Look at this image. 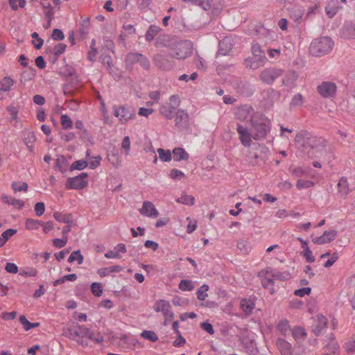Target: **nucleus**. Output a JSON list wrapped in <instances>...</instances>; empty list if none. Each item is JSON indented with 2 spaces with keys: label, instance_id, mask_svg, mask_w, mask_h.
<instances>
[{
  "label": "nucleus",
  "instance_id": "f257e3e1",
  "mask_svg": "<svg viewBox=\"0 0 355 355\" xmlns=\"http://www.w3.org/2000/svg\"><path fill=\"white\" fill-rule=\"evenodd\" d=\"M252 137L254 140L265 139L270 130V121L263 115L254 116L251 119Z\"/></svg>",
  "mask_w": 355,
  "mask_h": 355
},
{
  "label": "nucleus",
  "instance_id": "f03ea898",
  "mask_svg": "<svg viewBox=\"0 0 355 355\" xmlns=\"http://www.w3.org/2000/svg\"><path fill=\"white\" fill-rule=\"evenodd\" d=\"M334 42L330 37H322L314 40L309 47L310 53L314 56H322L330 52Z\"/></svg>",
  "mask_w": 355,
  "mask_h": 355
},
{
  "label": "nucleus",
  "instance_id": "7ed1b4c3",
  "mask_svg": "<svg viewBox=\"0 0 355 355\" xmlns=\"http://www.w3.org/2000/svg\"><path fill=\"white\" fill-rule=\"evenodd\" d=\"M153 310L157 313H162L164 318V321L163 322L164 326L168 325L174 318L175 315L168 301L165 300H157L153 305Z\"/></svg>",
  "mask_w": 355,
  "mask_h": 355
},
{
  "label": "nucleus",
  "instance_id": "20e7f679",
  "mask_svg": "<svg viewBox=\"0 0 355 355\" xmlns=\"http://www.w3.org/2000/svg\"><path fill=\"white\" fill-rule=\"evenodd\" d=\"M180 100L178 95H172L168 101L160 107V114L167 119H171L175 116V112L180 106Z\"/></svg>",
  "mask_w": 355,
  "mask_h": 355
},
{
  "label": "nucleus",
  "instance_id": "39448f33",
  "mask_svg": "<svg viewBox=\"0 0 355 355\" xmlns=\"http://www.w3.org/2000/svg\"><path fill=\"white\" fill-rule=\"evenodd\" d=\"M88 185V175L87 173H82L79 175L69 178L65 183L67 189L81 190Z\"/></svg>",
  "mask_w": 355,
  "mask_h": 355
},
{
  "label": "nucleus",
  "instance_id": "423d86ee",
  "mask_svg": "<svg viewBox=\"0 0 355 355\" xmlns=\"http://www.w3.org/2000/svg\"><path fill=\"white\" fill-rule=\"evenodd\" d=\"M192 53V44L189 41H180L177 43L174 48V53L171 56L176 59H185Z\"/></svg>",
  "mask_w": 355,
  "mask_h": 355
},
{
  "label": "nucleus",
  "instance_id": "0eeeda50",
  "mask_svg": "<svg viewBox=\"0 0 355 355\" xmlns=\"http://www.w3.org/2000/svg\"><path fill=\"white\" fill-rule=\"evenodd\" d=\"M259 277H261L263 287L266 289H268L271 295L275 294L276 291L274 286L275 279L272 272V270L266 269L261 270L259 272Z\"/></svg>",
  "mask_w": 355,
  "mask_h": 355
},
{
  "label": "nucleus",
  "instance_id": "6e6552de",
  "mask_svg": "<svg viewBox=\"0 0 355 355\" xmlns=\"http://www.w3.org/2000/svg\"><path fill=\"white\" fill-rule=\"evenodd\" d=\"M114 114L119 121L124 124L128 123L135 116V111L125 106H114Z\"/></svg>",
  "mask_w": 355,
  "mask_h": 355
},
{
  "label": "nucleus",
  "instance_id": "1a4fd4ad",
  "mask_svg": "<svg viewBox=\"0 0 355 355\" xmlns=\"http://www.w3.org/2000/svg\"><path fill=\"white\" fill-rule=\"evenodd\" d=\"M153 62L156 67L164 71H169L174 66V62L172 60L161 53H157L153 57Z\"/></svg>",
  "mask_w": 355,
  "mask_h": 355
},
{
  "label": "nucleus",
  "instance_id": "9d476101",
  "mask_svg": "<svg viewBox=\"0 0 355 355\" xmlns=\"http://www.w3.org/2000/svg\"><path fill=\"white\" fill-rule=\"evenodd\" d=\"M236 131L242 145L245 147L250 146L252 144V139H253L252 132H250L247 127H245L241 124L237 125Z\"/></svg>",
  "mask_w": 355,
  "mask_h": 355
},
{
  "label": "nucleus",
  "instance_id": "9b49d317",
  "mask_svg": "<svg viewBox=\"0 0 355 355\" xmlns=\"http://www.w3.org/2000/svg\"><path fill=\"white\" fill-rule=\"evenodd\" d=\"M282 74V71L279 69H266L261 71L260 78L267 84L272 83L275 79Z\"/></svg>",
  "mask_w": 355,
  "mask_h": 355
},
{
  "label": "nucleus",
  "instance_id": "f8f14e48",
  "mask_svg": "<svg viewBox=\"0 0 355 355\" xmlns=\"http://www.w3.org/2000/svg\"><path fill=\"white\" fill-rule=\"evenodd\" d=\"M139 211L141 215L152 218H157L159 214L155 205L150 201H144Z\"/></svg>",
  "mask_w": 355,
  "mask_h": 355
},
{
  "label": "nucleus",
  "instance_id": "ddd939ff",
  "mask_svg": "<svg viewBox=\"0 0 355 355\" xmlns=\"http://www.w3.org/2000/svg\"><path fill=\"white\" fill-rule=\"evenodd\" d=\"M318 92L324 98L331 97L336 92V85L331 82H324L318 85Z\"/></svg>",
  "mask_w": 355,
  "mask_h": 355
},
{
  "label": "nucleus",
  "instance_id": "4468645a",
  "mask_svg": "<svg viewBox=\"0 0 355 355\" xmlns=\"http://www.w3.org/2000/svg\"><path fill=\"white\" fill-rule=\"evenodd\" d=\"M327 319L321 314L316 315L313 324V331L315 335H320L327 328Z\"/></svg>",
  "mask_w": 355,
  "mask_h": 355
},
{
  "label": "nucleus",
  "instance_id": "2eb2a0df",
  "mask_svg": "<svg viewBox=\"0 0 355 355\" xmlns=\"http://www.w3.org/2000/svg\"><path fill=\"white\" fill-rule=\"evenodd\" d=\"M276 345L282 355H293V349L290 343L283 338L276 341Z\"/></svg>",
  "mask_w": 355,
  "mask_h": 355
},
{
  "label": "nucleus",
  "instance_id": "dca6fc26",
  "mask_svg": "<svg viewBox=\"0 0 355 355\" xmlns=\"http://www.w3.org/2000/svg\"><path fill=\"white\" fill-rule=\"evenodd\" d=\"M253 110L251 107L248 105H244L239 107L236 112V116L241 121H248L252 119Z\"/></svg>",
  "mask_w": 355,
  "mask_h": 355
},
{
  "label": "nucleus",
  "instance_id": "f3484780",
  "mask_svg": "<svg viewBox=\"0 0 355 355\" xmlns=\"http://www.w3.org/2000/svg\"><path fill=\"white\" fill-rule=\"evenodd\" d=\"M233 46V40L231 37H227L219 42V53L221 55L227 54Z\"/></svg>",
  "mask_w": 355,
  "mask_h": 355
},
{
  "label": "nucleus",
  "instance_id": "a211bd4d",
  "mask_svg": "<svg viewBox=\"0 0 355 355\" xmlns=\"http://www.w3.org/2000/svg\"><path fill=\"white\" fill-rule=\"evenodd\" d=\"M252 56L257 58L259 64H264L266 60L264 51L259 44H253L252 46Z\"/></svg>",
  "mask_w": 355,
  "mask_h": 355
},
{
  "label": "nucleus",
  "instance_id": "6ab92c4d",
  "mask_svg": "<svg viewBox=\"0 0 355 355\" xmlns=\"http://www.w3.org/2000/svg\"><path fill=\"white\" fill-rule=\"evenodd\" d=\"M1 198L3 202L12 205L18 209H21L24 205V202H23V200L19 199H15L13 197L6 194H3Z\"/></svg>",
  "mask_w": 355,
  "mask_h": 355
},
{
  "label": "nucleus",
  "instance_id": "aec40b11",
  "mask_svg": "<svg viewBox=\"0 0 355 355\" xmlns=\"http://www.w3.org/2000/svg\"><path fill=\"white\" fill-rule=\"evenodd\" d=\"M287 10L289 17L296 22L299 21L304 15V10L300 6L288 8Z\"/></svg>",
  "mask_w": 355,
  "mask_h": 355
},
{
  "label": "nucleus",
  "instance_id": "412c9836",
  "mask_svg": "<svg viewBox=\"0 0 355 355\" xmlns=\"http://www.w3.org/2000/svg\"><path fill=\"white\" fill-rule=\"evenodd\" d=\"M172 155L173 159L176 162H180L182 160L187 161L189 157L188 153L182 148H174Z\"/></svg>",
  "mask_w": 355,
  "mask_h": 355
},
{
  "label": "nucleus",
  "instance_id": "4be33fe9",
  "mask_svg": "<svg viewBox=\"0 0 355 355\" xmlns=\"http://www.w3.org/2000/svg\"><path fill=\"white\" fill-rule=\"evenodd\" d=\"M53 217L59 223L66 224H72L73 223V217L71 214L55 211L53 214Z\"/></svg>",
  "mask_w": 355,
  "mask_h": 355
},
{
  "label": "nucleus",
  "instance_id": "5701e85b",
  "mask_svg": "<svg viewBox=\"0 0 355 355\" xmlns=\"http://www.w3.org/2000/svg\"><path fill=\"white\" fill-rule=\"evenodd\" d=\"M338 191L342 196H347L349 194V189L347 179L345 177H342L338 184Z\"/></svg>",
  "mask_w": 355,
  "mask_h": 355
},
{
  "label": "nucleus",
  "instance_id": "b1692460",
  "mask_svg": "<svg viewBox=\"0 0 355 355\" xmlns=\"http://www.w3.org/2000/svg\"><path fill=\"white\" fill-rule=\"evenodd\" d=\"M342 37L345 39L355 38V25L346 24L342 28Z\"/></svg>",
  "mask_w": 355,
  "mask_h": 355
},
{
  "label": "nucleus",
  "instance_id": "393cba45",
  "mask_svg": "<svg viewBox=\"0 0 355 355\" xmlns=\"http://www.w3.org/2000/svg\"><path fill=\"white\" fill-rule=\"evenodd\" d=\"M15 81L10 76H5L0 80V92H8L14 85Z\"/></svg>",
  "mask_w": 355,
  "mask_h": 355
},
{
  "label": "nucleus",
  "instance_id": "a878e982",
  "mask_svg": "<svg viewBox=\"0 0 355 355\" xmlns=\"http://www.w3.org/2000/svg\"><path fill=\"white\" fill-rule=\"evenodd\" d=\"M175 201L184 205L192 206L195 204V198L193 196L182 192L180 197L178 198Z\"/></svg>",
  "mask_w": 355,
  "mask_h": 355
},
{
  "label": "nucleus",
  "instance_id": "bb28decb",
  "mask_svg": "<svg viewBox=\"0 0 355 355\" xmlns=\"http://www.w3.org/2000/svg\"><path fill=\"white\" fill-rule=\"evenodd\" d=\"M125 245H117L115 246L114 250L107 252L105 254V257L107 259L119 258L121 253H125Z\"/></svg>",
  "mask_w": 355,
  "mask_h": 355
},
{
  "label": "nucleus",
  "instance_id": "cd10ccee",
  "mask_svg": "<svg viewBox=\"0 0 355 355\" xmlns=\"http://www.w3.org/2000/svg\"><path fill=\"white\" fill-rule=\"evenodd\" d=\"M337 236V232L335 230H330L325 232L323 235L319 238L320 244H324L333 241Z\"/></svg>",
  "mask_w": 355,
  "mask_h": 355
},
{
  "label": "nucleus",
  "instance_id": "c85d7f7f",
  "mask_svg": "<svg viewBox=\"0 0 355 355\" xmlns=\"http://www.w3.org/2000/svg\"><path fill=\"white\" fill-rule=\"evenodd\" d=\"M240 307L245 314H250L254 309V303L251 300L243 299L241 301Z\"/></svg>",
  "mask_w": 355,
  "mask_h": 355
},
{
  "label": "nucleus",
  "instance_id": "c756f323",
  "mask_svg": "<svg viewBox=\"0 0 355 355\" xmlns=\"http://www.w3.org/2000/svg\"><path fill=\"white\" fill-rule=\"evenodd\" d=\"M42 225V222L33 218H28L25 221V227L29 230H37Z\"/></svg>",
  "mask_w": 355,
  "mask_h": 355
},
{
  "label": "nucleus",
  "instance_id": "7c9ffc66",
  "mask_svg": "<svg viewBox=\"0 0 355 355\" xmlns=\"http://www.w3.org/2000/svg\"><path fill=\"white\" fill-rule=\"evenodd\" d=\"M55 168L62 173H64L67 170L68 162L64 156H58L56 159Z\"/></svg>",
  "mask_w": 355,
  "mask_h": 355
},
{
  "label": "nucleus",
  "instance_id": "2f4dec72",
  "mask_svg": "<svg viewBox=\"0 0 355 355\" xmlns=\"http://www.w3.org/2000/svg\"><path fill=\"white\" fill-rule=\"evenodd\" d=\"M78 331H74L73 334L71 333V336H72V338H75V337H77V336H81V337H87L88 338L89 334H91V331L89 329H88L87 327H86L85 326H83V325H78Z\"/></svg>",
  "mask_w": 355,
  "mask_h": 355
},
{
  "label": "nucleus",
  "instance_id": "473e14b6",
  "mask_svg": "<svg viewBox=\"0 0 355 355\" xmlns=\"http://www.w3.org/2000/svg\"><path fill=\"white\" fill-rule=\"evenodd\" d=\"M20 323L22 324L23 328L25 331H29L33 328H35L40 326L39 322L32 323L29 322L24 315H20L19 318Z\"/></svg>",
  "mask_w": 355,
  "mask_h": 355
},
{
  "label": "nucleus",
  "instance_id": "72a5a7b5",
  "mask_svg": "<svg viewBox=\"0 0 355 355\" xmlns=\"http://www.w3.org/2000/svg\"><path fill=\"white\" fill-rule=\"evenodd\" d=\"M292 335L297 341H300L306 337V334L304 328L296 327L293 329Z\"/></svg>",
  "mask_w": 355,
  "mask_h": 355
},
{
  "label": "nucleus",
  "instance_id": "f704fd0d",
  "mask_svg": "<svg viewBox=\"0 0 355 355\" xmlns=\"http://www.w3.org/2000/svg\"><path fill=\"white\" fill-rule=\"evenodd\" d=\"M185 3H189L193 5H198L204 10H207L211 8L209 0H182Z\"/></svg>",
  "mask_w": 355,
  "mask_h": 355
},
{
  "label": "nucleus",
  "instance_id": "c9c22d12",
  "mask_svg": "<svg viewBox=\"0 0 355 355\" xmlns=\"http://www.w3.org/2000/svg\"><path fill=\"white\" fill-rule=\"evenodd\" d=\"M275 280L286 281L291 278V274L288 271L279 272L272 270Z\"/></svg>",
  "mask_w": 355,
  "mask_h": 355
},
{
  "label": "nucleus",
  "instance_id": "e433bc0d",
  "mask_svg": "<svg viewBox=\"0 0 355 355\" xmlns=\"http://www.w3.org/2000/svg\"><path fill=\"white\" fill-rule=\"evenodd\" d=\"M157 153L159 154V159L162 162H169L172 159V153L169 150H164L163 148H158Z\"/></svg>",
  "mask_w": 355,
  "mask_h": 355
},
{
  "label": "nucleus",
  "instance_id": "4c0bfd02",
  "mask_svg": "<svg viewBox=\"0 0 355 355\" xmlns=\"http://www.w3.org/2000/svg\"><path fill=\"white\" fill-rule=\"evenodd\" d=\"M259 60L257 58L253 56H250L245 60V65L248 67H250L252 69H257L261 66L263 65V64H259Z\"/></svg>",
  "mask_w": 355,
  "mask_h": 355
},
{
  "label": "nucleus",
  "instance_id": "58836bf2",
  "mask_svg": "<svg viewBox=\"0 0 355 355\" xmlns=\"http://www.w3.org/2000/svg\"><path fill=\"white\" fill-rule=\"evenodd\" d=\"M88 166L87 161L84 159L77 160L72 163L70 167L71 171L83 170Z\"/></svg>",
  "mask_w": 355,
  "mask_h": 355
},
{
  "label": "nucleus",
  "instance_id": "ea45409f",
  "mask_svg": "<svg viewBox=\"0 0 355 355\" xmlns=\"http://www.w3.org/2000/svg\"><path fill=\"white\" fill-rule=\"evenodd\" d=\"M159 31V28L158 26H150L146 33V40L149 42L153 40Z\"/></svg>",
  "mask_w": 355,
  "mask_h": 355
},
{
  "label": "nucleus",
  "instance_id": "a19ab883",
  "mask_svg": "<svg viewBox=\"0 0 355 355\" xmlns=\"http://www.w3.org/2000/svg\"><path fill=\"white\" fill-rule=\"evenodd\" d=\"M141 336L143 338L150 340L152 342H156L158 340V336L157 334L154 331L150 330L143 331L141 334Z\"/></svg>",
  "mask_w": 355,
  "mask_h": 355
},
{
  "label": "nucleus",
  "instance_id": "79ce46f5",
  "mask_svg": "<svg viewBox=\"0 0 355 355\" xmlns=\"http://www.w3.org/2000/svg\"><path fill=\"white\" fill-rule=\"evenodd\" d=\"M178 287L181 291H193L194 288V286H193L192 282L190 280H187V279L182 280L179 283Z\"/></svg>",
  "mask_w": 355,
  "mask_h": 355
},
{
  "label": "nucleus",
  "instance_id": "37998d69",
  "mask_svg": "<svg viewBox=\"0 0 355 355\" xmlns=\"http://www.w3.org/2000/svg\"><path fill=\"white\" fill-rule=\"evenodd\" d=\"M71 227V224H67V225L63 228L62 232H63V237L62 239H55L53 241V244H66L67 242V239L65 236V234H67L68 232H70Z\"/></svg>",
  "mask_w": 355,
  "mask_h": 355
},
{
  "label": "nucleus",
  "instance_id": "c03bdc74",
  "mask_svg": "<svg viewBox=\"0 0 355 355\" xmlns=\"http://www.w3.org/2000/svg\"><path fill=\"white\" fill-rule=\"evenodd\" d=\"M37 275V270L33 267H26L22 268L20 271V275L23 277H35Z\"/></svg>",
  "mask_w": 355,
  "mask_h": 355
},
{
  "label": "nucleus",
  "instance_id": "a18cd8bd",
  "mask_svg": "<svg viewBox=\"0 0 355 355\" xmlns=\"http://www.w3.org/2000/svg\"><path fill=\"white\" fill-rule=\"evenodd\" d=\"M315 185V183L311 180H298L296 183V187L298 189H307L312 187Z\"/></svg>",
  "mask_w": 355,
  "mask_h": 355
},
{
  "label": "nucleus",
  "instance_id": "49530a36",
  "mask_svg": "<svg viewBox=\"0 0 355 355\" xmlns=\"http://www.w3.org/2000/svg\"><path fill=\"white\" fill-rule=\"evenodd\" d=\"M12 189H13L14 192H18V191H24L26 192L28 191V184L25 182H13L11 185Z\"/></svg>",
  "mask_w": 355,
  "mask_h": 355
},
{
  "label": "nucleus",
  "instance_id": "de8ad7c7",
  "mask_svg": "<svg viewBox=\"0 0 355 355\" xmlns=\"http://www.w3.org/2000/svg\"><path fill=\"white\" fill-rule=\"evenodd\" d=\"M278 330L283 334H286L290 330L289 322L286 320H282L277 324Z\"/></svg>",
  "mask_w": 355,
  "mask_h": 355
},
{
  "label": "nucleus",
  "instance_id": "09e8293b",
  "mask_svg": "<svg viewBox=\"0 0 355 355\" xmlns=\"http://www.w3.org/2000/svg\"><path fill=\"white\" fill-rule=\"evenodd\" d=\"M209 290V286L206 284L202 285L197 291L196 295L197 297L200 300H205L207 297V291Z\"/></svg>",
  "mask_w": 355,
  "mask_h": 355
},
{
  "label": "nucleus",
  "instance_id": "8fccbe9b",
  "mask_svg": "<svg viewBox=\"0 0 355 355\" xmlns=\"http://www.w3.org/2000/svg\"><path fill=\"white\" fill-rule=\"evenodd\" d=\"M186 220L188 222L187 225V232L189 234L193 232L197 228V220L194 218L187 217Z\"/></svg>",
  "mask_w": 355,
  "mask_h": 355
},
{
  "label": "nucleus",
  "instance_id": "3c124183",
  "mask_svg": "<svg viewBox=\"0 0 355 355\" xmlns=\"http://www.w3.org/2000/svg\"><path fill=\"white\" fill-rule=\"evenodd\" d=\"M121 149L124 150L125 155H129L130 153V139L128 136H125L121 142Z\"/></svg>",
  "mask_w": 355,
  "mask_h": 355
},
{
  "label": "nucleus",
  "instance_id": "603ef678",
  "mask_svg": "<svg viewBox=\"0 0 355 355\" xmlns=\"http://www.w3.org/2000/svg\"><path fill=\"white\" fill-rule=\"evenodd\" d=\"M91 291L94 295L100 297L103 293V289L100 283L94 282L91 285Z\"/></svg>",
  "mask_w": 355,
  "mask_h": 355
},
{
  "label": "nucleus",
  "instance_id": "864d4df0",
  "mask_svg": "<svg viewBox=\"0 0 355 355\" xmlns=\"http://www.w3.org/2000/svg\"><path fill=\"white\" fill-rule=\"evenodd\" d=\"M60 121L64 129H69L72 127V121L67 115L62 114L60 117Z\"/></svg>",
  "mask_w": 355,
  "mask_h": 355
},
{
  "label": "nucleus",
  "instance_id": "5fc2aeb1",
  "mask_svg": "<svg viewBox=\"0 0 355 355\" xmlns=\"http://www.w3.org/2000/svg\"><path fill=\"white\" fill-rule=\"evenodd\" d=\"M9 3L13 10H17L19 8H24L26 5L25 0H9Z\"/></svg>",
  "mask_w": 355,
  "mask_h": 355
},
{
  "label": "nucleus",
  "instance_id": "6e6d98bb",
  "mask_svg": "<svg viewBox=\"0 0 355 355\" xmlns=\"http://www.w3.org/2000/svg\"><path fill=\"white\" fill-rule=\"evenodd\" d=\"M31 36L32 38L34 39L33 41V44L34 45L35 48L37 49H41L44 44V40L39 37V35L36 32L33 33Z\"/></svg>",
  "mask_w": 355,
  "mask_h": 355
},
{
  "label": "nucleus",
  "instance_id": "4d7b16f0",
  "mask_svg": "<svg viewBox=\"0 0 355 355\" xmlns=\"http://www.w3.org/2000/svg\"><path fill=\"white\" fill-rule=\"evenodd\" d=\"M168 175L171 179L181 180L184 178V173L182 171L176 168L171 170Z\"/></svg>",
  "mask_w": 355,
  "mask_h": 355
},
{
  "label": "nucleus",
  "instance_id": "13d9d810",
  "mask_svg": "<svg viewBox=\"0 0 355 355\" xmlns=\"http://www.w3.org/2000/svg\"><path fill=\"white\" fill-rule=\"evenodd\" d=\"M311 292V288L310 287H303L302 288L296 289L294 291V294L298 297H304L305 295H309Z\"/></svg>",
  "mask_w": 355,
  "mask_h": 355
},
{
  "label": "nucleus",
  "instance_id": "bf43d9fd",
  "mask_svg": "<svg viewBox=\"0 0 355 355\" xmlns=\"http://www.w3.org/2000/svg\"><path fill=\"white\" fill-rule=\"evenodd\" d=\"M75 261H77L78 263L83 262V257L79 251L73 252L68 259L69 262H73Z\"/></svg>",
  "mask_w": 355,
  "mask_h": 355
},
{
  "label": "nucleus",
  "instance_id": "052dcab7",
  "mask_svg": "<svg viewBox=\"0 0 355 355\" xmlns=\"http://www.w3.org/2000/svg\"><path fill=\"white\" fill-rule=\"evenodd\" d=\"M7 110L11 116V119L17 121L18 119L19 109L14 105H9L7 107Z\"/></svg>",
  "mask_w": 355,
  "mask_h": 355
},
{
  "label": "nucleus",
  "instance_id": "680f3d73",
  "mask_svg": "<svg viewBox=\"0 0 355 355\" xmlns=\"http://www.w3.org/2000/svg\"><path fill=\"white\" fill-rule=\"evenodd\" d=\"M34 210L37 216H41L45 211V205L42 202H37L35 205Z\"/></svg>",
  "mask_w": 355,
  "mask_h": 355
},
{
  "label": "nucleus",
  "instance_id": "e2e57ef3",
  "mask_svg": "<svg viewBox=\"0 0 355 355\" xmlns=\"http://www.w3.org/2000/svg\"><path fill=\"white\" fill-rule=\"evenodd\" d=\"M35 137L33 132H28L27 137L24 139V141L31 151L33 150L32 144L35 142Z\"/></svg>",
  "mask_w": 355,
  "mask_h": 355
},
{
  "label": "nucleus",
  "instance_id": "0e129e2a",
  "mask_svg": "<svg viewBox=\"0 0 355 355\" xmlns=\"http://www.w3.org/2000/svg\"><path fill=\"white\" fill-rule=\"evenodd\" d=\"M298 78V75L295 71L289 72L286 79L284 80V83L286 85L294 83Z\"/></svg>",
  "mask_w": 355,
  "mask_h": 355
},
{
  "label": "nucleus",
  "instance_id": "69168bd1",
  "mask_svg": "<svg viewBox=\"0 0 355 355\" xmlns=\"http://www.w3.org/2000/svg\"><path fill=\"white\" fill-rule=\"evenodd\" d=\"M109 162L114 166H119L121 164V159L116 153L108 155Z\"/></svg>",
  "mask_w": 355,
  "mask_h": 355
},
{
  "label": "nucleus",
  "instance_id": "338daca9",
  "mask_svg": "<svg viewBox=\"0 0 355 355\" xmlns=\"http://www.w3.org/2000/svg\"><path fill=\"white\" fill-rule=\"evenodd\" d=\"M345 348L348 352H355V335L345 343Z\"/></svg>",
  "mask_w": 355,
  "mask_h": 355
},
{
  "label": "nucleus",
  "instance_id": "774afa93",
  "mask_svg": "<svg viewBox=\"0 0 355 355\" xmlns=\"http://www.w3.org/2000/svg\"><path fill=\"white\" fill-rule=\"evenodd\" d=\"M16 233V230L13 229H9L5 231L2 234V243H5L10 237H12Z\"/></svg>",
  "mask_w": 355,
  "mask_h": 355
}]
</instances>
